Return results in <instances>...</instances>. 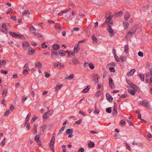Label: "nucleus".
<instances>
[{
    "label": "nucleus",
    "instance_id": "2f4dec72",
    "mask_svg": "<svg viewBox=\"0 0 152 152\" xmlns=\"http://www.w3.org/2000/svg\"><path fill=\"white\" fill-rule=\"evenodd\" d=\"M46 125H43L40 127V130L43 132H44L46 127Z\"/></svg>",
    "mask_w": 152,
    "mask_h": 152
},
{
    "label": "nucleus",
    "instance_id": "6e6d98bb",
    "mask_svg": "<svg viewBox=\"0 0 152 152\" xmlns=\"http://www.w3.org/2000/svg\"><path fill=\"white\" fill-rule=\"evenodd\" d=\"M109 70L110 72H115V70L114 67H111L109 68Z\"/></svg>",
    "mask_w": 152,
    "mask_h": 152
},
{
    "label": "nucleus",
    "instance_id": "680f3d73",
    "mask_svg": "<svg viewBox=\"0 0 152 152\" xmlns=\"http://www.w3.org/2000/svg\"><path fill=\"white\" fill-rule=\"evenodd\" d=\"M27 98V97H23L22 98L21 100L23 102H24Z\"/></svg>",
    "mask_w": 152,
    "mask_h": 152
},
{
    "label": "nucleus",
    "instance_id": "5fc2aeb1",
    "mask_svg": "<svg viewBox=\"0 0 152 152\" xmlns=\"http://www.w3.org/2000/svg\"><path fill=\"white\" fill-rule=\"evenodd\" d=\"M128 95L127 94H124L122 95H121L120 96V98H126L127 97H128Z\"/></svg>",
    "mask_w": 152,
    "mask_h": 152
},
{
    "label": "nucleus",
    "instance_id": "8fccbe9b",
    "mask_svg": "<svg viewBox=\"0 0 152 152\" xmlns=\"http://www.w3.org/2000/svg\"><path fill=\"white\" fill-rule=\"evenodd\" d=\"M123 12L121 11H120L116 13V15L117 16H119L122 15Z\"/></svg>",
    "mask_w": 152,
    "mask_h": 152
},
{
    "label": "nucleus",
    "instance_id": "2eb2a0df",
    "mask_svg": "<svg viewBox=\"0 0 152 152\" xmlns=\"http://www.w3.org/2000/svg\"><path fill=\"white\" fill-rule=\"evenodd\" d=\"M99 77V76L97 74H95L93 76V80L96 82L97 83Z\"/></svg>",
    "mask_w": 152,
    "mask_h": 152
},
{
    "label": "nucleus",
    "instance_id": "dca6fc26",
    "mask_svg": "<svg viewBox=\"0 0 152 152\" xmlns=\"http://www.w3.org/2000/svg\"><path fill=\"white\" fill-rule=\"evenodd\" d=\"M135 72V70L134 69H132L130 72L127 73V75L128 76H131L132 75L134 72Z\"/></svg>",
    "mask_w": 152,
    "mask_h": 152
},
{
    "label": "nucleus",
    "instance_id": "c756f323",
    "mask_svg": "<svg viewBox=\"0 0 152 152\" xmlns=\"http://www.w3.org/2000/svg\"><path fill=\"white\" fill-rule=\"evenodd\" d=\"M133 31V32H132V31H130L129 32H128L127 34H126V37H130V36L132 35V34H134V31Z\"/></svg>",
    "mask_w": 152,
    "mask_h": 152
},
{
    "label": "nucleus",
    "instance_id": "aec40b11",
    "mask_svg": "<svg viewBox=\"0 0 152 152\" xmlns=\"http://www.w3.org/2000/svg\"><path fill=\"white\" fill-rule=\"evenodd\" d=\"M92 43L95 44H96L97 42V38L94 36H92Z\"/></svg>",
    "mask_w": 152,
    "mask_h": 152
},
{
    "label": "nucleus",
    "instance_id": "f3484780",
    "mask_svg": "<svg viewBox=\"0 0 152 152\" xmlns=\"http://www.w3.org/2000/svg\"><path fill=\"white\" fill-rule=\"evenodd\" d=\"M30 14V13L27 10H25L22 13V15L23 16H25V17H29Z\"/></svg>",
    "mask_w": 152,
    "mask_h": 152
},
{
    "label": "nucleus",
    "instance_id": "4d7b16f0",
    "mask_svg": "<svg viewBox=\"0 0 152 152\" xmlns=\"http://www.w3.org/2000/svg\"><path fill=\"white\" fill-rule=\"evenodd\" d=\"M29 70H27V69H24L23 71V73L24 75H25L26 74H28V72Z\"/></svg>",
    "mask_w": 152,
    "mask_h": 152
},
{
    "label": "nucleus",
    "instance_id": "052dcab7",
    "mask_svg": "<svg viewBox=\"0 0 152 152\" xmlns=\"http://www.w3.org/2000/svg\"><path fill=\"white\" fill-rule=\"evenodd\" d=\"M138 54L139 56L140 57H142L143 56V54L142 52L139 51L138 53Z\"/></svg>",
    "mask_w": 152,
    "mask_h": 152
},
{
    "label": "nucleus",
    "instance_id": "bf43d9fd",
    "mask_svg": "<svg viewBox=\"0 0 152 152\" xmlns=\"http://www.w3.org/2000/svg\"><path fill=\"white\" fill-rule=\"evenodd\" d=\"M65 126H64L62 127L61 129H60V130H59L58 133H60L62 131H63L64 130V129H65Z\"/></svg>",
    "mask_w": 152,
    "mask_h": 152
},
{
    "label": "nucleus",
    "instance_id": "4c0bfd02",
    "mask_svg": "<svg viewBox=\"0 0 152 152\" xmlns=\"http://www.w3.org/2000/svg\"><path fill=\"white\" fill-rule=\"evenodd\" d=\"M36 141L37 142L38 145L39 146V147H42V145L41 144V142L40 140H36Z\"/></svg>",
    "mask_w": 152,
    "mask_h": 152
},
{
    "label": "nucleus",
    "instance_id": "58836bf2",
    "mask_svg": "<svg viewBox=\"0 0 152 152\" xmlns=\"http://www.w3.org/2000/svg\"><path fill=\"white\" fill-rule=\"evenodd\" d=\"M72 62L74 64H77L79 63V61L78 59L75 58L72 60Z\"/></svg>",
    "mask_w": 152,
    "mask_h": 152
},
{
    "label": "nucleus",
    "instance_id": "9b49d317",
    "mask_svg": "<svg viewBox=\"0 0 152 152\" xmlns=\"http://www.w3.org/2000/svg\"><path fill=\"white\" fill-rule=\"evenodd\" d=\"M106 96L107 99L109 102H112L113 101V98L108 93L106 94Z\"/></svg>",
    "mask_w": 152,
    "mask_h": 152
},
{
    "label": "nucleus",
    "instance_id": "a211bd4d",
    "mask_svg": "<svg viewBox=\"0 0 152 152\" xmlns=\"http://www.w3.org/2000/svg\"><path fill=\"white\" fill-rule=\"evenodd\" d=\"M62 87V85H57L55 88V91L56 93H58L59 90H60Z\"/></svg>",
    "mask_w": 152,
    "mask_h": 152
},
{
    "label": "nucleus",
    "instance_id": "ddd939ff",
    "mask_svg": "<svg viewBox=\"0 0 152 152\" xmlns=\"http://www.w3.org/2000/svg\"><path fill=\"white\" fill-rule=\"evenodd\" d=\"M117 114V107L115 105H114L113 107V115L115 116Z\"/></svg>",
    "mask_w": 152,
    "mask_h": 152
},
{
    "label": "nucleus",
    "instance_id": "72a5a7b5",
    "mask_svg": "<svg viewBox=\"0 0 152 152\" xmlns=\"http://www.w3.org/2000/svg\"><path fill=\"white\" fill-rule=\"evenodd\" d=\"M6 64V61L4 60H0V67H1V65H5Z\"/></svg>",
    "mask_w": 152,
    "mask_h": 152
},
{
    "label": "nucleus",
    "instance_id": "4be33fe9",
    "mask_svg": "<svg viewBox=\"0 0 152 152\" xmlns=\"http://www.w3.org/2000/svg\"><path fill=\"white\" fill-rule=\"evenodd\" d=\"M90 86H87V87L84 89L83 91L82 92L83 93H87L89 90L90 89Z\"/></svg>",
    "mask_w": 152,
    "mask_h": 152
},
{
    "label": "nucleus",
    "instance_id": "c03bdc74",
    "mask_svg": "<svg viewBox=\"0 0 152 152\" xmlns=\"http://www.w3.org/2000/svg\"><path fill=\"white\" fill-rule=\"evenodd\" d=\"M138 75L139 76L140 79L142 80L143 81L144 80V77L142 75L140 74H139Z\"/></svg>",
    "mask_w": 152,
    "mask_h": 152
},
{
    "label": "nucleus",
    "instance_id": "b1692460",
    "mask_svg": "<svg viewBox=\"0 0 152 152\" xmlns=\"http://www.w3.org/2000/svg\"><path fill=\"white\" fill-rule=\"evenodd\" d=\"M74 75L73 74H70L69 76L68 77H65V79L66 80H71L74 77Z\"/></svg>",
    "mask_w": 152,
    "mask_h": 152
},
{
    "label": "nucleus",
    "instance_id": "c85d7f7f",
    "mask_svg": "<svg viewBox=\"0 0 152 152\" xmlns=\"http://www.w3.org/2000/svg\"><path fill=\"white\" fill-rule=\"evenodd\" d=\"M65 52L66 53H68V56H70L71 55L73 56V55H74V54L75 53V52H74V51L73 52H72V51L71 52V51H69L67 50L65 51Z\"/></svg>",
    "mask_w": 152,
    "mask_h": 152
},
{
    "label": "nucleus",
    "instance_id": "37998d69",
    "mask_svg": "<svg viewBox=\"0 0 152 152\" xmlns=\"http://www.w3.org/2000/svg\"><path fill=\"white\" fill-rule=\"evenodd\" d=\"M133 90H136L137 91V86L134 84H133L132 86H131Z\"/></svg>",
    "mask_w": 152,
    "mask_h": 152
},
{
    "label": "nucleus",
    "instance_id": "603ef678",
    "mask_svg": "<svg viewBox=\"0 0 152 152\" xmlns=\"http://www.w3.org/2000/svg\"><path fill=\"white\" fill-rule=\"evenodd\" d=\"M88 147L90 148H92L94 145V144L93 142H91L88 144Z\"/></svg>",
    "mask_w": 152,
    "mask_h": 152
},
{
    "label": "nucleus",
    "instance_id": "412c9836",
    "mask_svg": "<svg viewBox=\"0 0 152 152\" xmlns=\"http://www.w3.org/2000/svg\"><path fill=\"white\" fill-rule=\"evenodd\" d=\"M22 45L23 47V49H25V47L27 46V47H29L30 46V45L28 43L26 42H23Z\"/></svg>",
    "mask_w": 152,
    "mask_h": 152
},
{
    "label": "nucleus",
    "instance_id": "864d4df0",
    "mask_svg": "<svg viewBox=\"0 0 152 152\" xmlns=\"http://www.w3.org/2000/svg\"><path fill=\"white\" fill-rule=\"evenodd\" d=\"M106 112L108 113H110L111 112V107H108L106 109Z\"/></svg>",
    "mask_w": 152,
    "mask_h": 152
},
{
    "label": "nucleus",
    "instance_id": "cd10ccee",
    "mask_svg": "<svg viewBox=\"0 0 152 152\" xmlns=\"http://www.w3.org/2000/svg\"><path fill=\"white\" fill-rule=\"evenodd\" d=\"M29 29L32 32L33 34L36 31V29L33 26H31L29 27Z\"/></svg>",
    "mask_w": 152,
    "mask_h": 152
},
{
    "label": "nucleus",
    "instance_id": "bb28decb",
    "mask_svg": "<svg viewBox=\"0 0 152 152\" xmlns=\"http://www.w3.org/2000/svg\"><path fill=\"white\" fill-rule=\"evenodd\" d=\"M79 45L77 44L76 45L74 48V52L77 53L78 52L79 50L80 49V48L78 47Z\"/></svg>",
    "mask_w": 152,
    "mask_h": 152
},
{
    "label": "nucleus",
    "instance_id": "f704fd0d",
    "mask_svg": "<svg viewBox=\"0 0 152 152\" xmlns=\"http://www.w3.org/2000/svg\"><path fill=\"white\" fill-rule=\"evenodd\" d=\"M80 30V28L78 27H75L72 30H71V32L72 33H74L75 31H77Z\"/></svg>",
    "mask_w": 152,
    "mask_h": 152
},
{
    "label": "nucleus",
    "instance_id": "e2e57ef3",
    "mask_svg": "<svg viewBox=\"0 0 152 152\" xmlns=\"http://www.w3.org/2000/svg\"><path fill=\"white\" fill-rule=\"evenodd\" d=\"M101 94L100 91H97L96 93V96H99Z\"/></svg>",
    "mask_w": 152,
    "mask_h": 152
},
{
    "label": "nucleus",
    "instance_id": "7ed1b4c3",
    "mask_svg": "<svg viewBox=\"0 0 152 152\" xmlns=\"http://www.w3.org/2000/svg\"><path fill=\"white\" fill-rule=\"evenodd\" d=\"M131 31L133 32L135 31L134 33L136 32H139L141 30V28L139 27V26L137 25L132 27V28L131 29Z\"/></svg>",
    "mask_w": 152,
    "mask_h": 152
},
{
    "label": "nucleus",
    "instance_id": "3c124183",
    "mask_svg": "<svg viewBox=\"0 0 152 152\" xmlns=\"http://www.w3.org/2000/svg\"><path fill=\"white\" fill-rule=\"evenodd\" d=\"M89 66L90 68L92 69H93L94 68V66L92 63L89 64Z\"/></svg>",
    "mask_w": 152,
    "mask_h": 152
},
{
    "label": "nucleus",
    "instance_id": "5701e85b",
    "mask_svg": "<svg viewBox=\"0 0 152 152\" xmlns=\"http://www.w3.org/2000/svg\"><path fill=\"white\" fill-rule=\"evenodd\" d=\"M58 53L61 56H64L65 55V52H63V50L61 49L58 50Z\"/></svg>",
    "mask_w": 152,
    "mask_h": 152
},
{
    "label": "nucleus",
    "instance_id": "0eeeda50",
    "mask_svg": "<svg viewBox=\"0 0 152 152\" xmlns=\"http://www.w3.org/2000/svg\"><path fill=\"white\" fill-rule=\"evenodd\" d=\"M112 18L113 17L112 16H110L107 18H106V20L104 23V24L105 25L108 23L112 24V21H111V20Z\"/></svg>",
    "mask_w": 152,
    "mask_h": 152
},
{
    "label": "nucleus",
    "instance_id": "13d9d810",
    "mask_svg": "<svg viewBox=\"0 0 152 152\" xmlns=\"http://www.w3.org/2000/svg\"><path fill=\"white\" fill-rule=\"evenodd\" d=\"M66 145H63L62 146V148H63V152H66V149L65 148Z\"/></svg>",
    "mask_w": 152,
    "mask_h": 152
},
{
    "label": "nucleus",
    "instance_id": "a19ab883",
    "mask_svg": "<svg viewBox=\"0 0 152 152\" xmlns=\"http://www.w3.org/2000/svg\"><path fill=\"white\" fill-rule=\"evenodd\" d=\"M40 136V134L36 135L34 137V140L35 141L39 140Z\"/></svg>",
    "mask_w": 152,
    "mask_h": 152
},
{
    "label": "nucleus",
    "instance_id": "e433bc0d",
    "mask_svg": "<svg viewBox=\"0 0 152 152\" xmlns=\"http://www.w3.org/2000/svg\"><path fill=\"white\" fill-rule=\"evenodd\" d=\"M33 35L35 37H40L42 36V35L40 34L36 33L35 32L33 34Z\"/></svg>",
    "mask_w": 152,
    "mask_h": 152
},
{
    "label": "nucleus",
    "instance_id": "f8f14e48",
    "mask_svg": "<svg viewBox=\"0 0 152 152\" xmlns=\"http://www.w3.org/2000/svg\"><path fill=\"white\" fill-rule=\"evenodd\" d=\"M130 16V14L128 12H126L124 15V17L125 20L127 21L129 19Z\"/></svg>",
    "mask_w": 152,
    "mask_h": 152
},
{
    "label": "nucleus",
    "instance_id": "4468645a",
    "mask_svg": "<svg viewBox=\"0 0 152 152\" xmlns=\"http://www.w3.org/2000/svg\"><path fill=\"white\" fill-rule=\"evenodd\" d=\"M52 48L53 50H57L60 48V46L59 45L57 44H54L52 45Z\"/></svg>",
    "mask_w": 152,
    "mask_h": 152
},
{
    "label": "nucleus",
    "instance_id": "6e6552de",
    "mask_svg": "<svg viewBox=\"0 0 152 152\" xmlns=\"http://www.w3.org/2000/svg\"><path fill=\"white\" fill-rule=\"evenodd\" d=\"M51 56L52 58H56L58 57V55L57 51L51 50Z\"/></svg>",
    "mask_w": 152,
    "mask_h": 152
},
{
    "label": "nucleus",
    "instance_id": "39448f33",
    "mask_svg": "<svg viewBox=\"0 0 152 152\" xmlns=\"http://www.w3.org/2000/svg\"><path fill=\"white\" fill-rule=\"evenodd\" d=\"M109 85L110 88L111 89H114L115 88L114 84L113 83V80L110 77L109 78Z\"/></svg>",
    "mask_w": 152,
    "mask_h": 152
},
{
    "label": "nucleus",
    "instance_id": "473e14b6",
    "mask_svg": "<svg viewBox=\"0 0 152 152\" xmlns=\"http://www.w3.org/2000/svg\"><path fill=\"white\" fill-rule=\"evenodd\" d=\"M73 132V131L72 129H68L66 130V134H71Z\"/></svg>",
    "mask_w": 152,
    "mask_h": 152
},
{
    "label": "nucleus",
    "instance_id": "393cba45",
    "mask_svg": "<svg viewBox=\"0 0 152 152\" xmlns=\"http://www.w3.org/2000/svg\"><path fill=\"white\" fill-rule=\"evenodd\" d=\"M128 92L132 95H135L136 93V90H132L131 89H129L128 90Z\"/></svg>",
    "mask_w": 152,
    "mask_h": 152
},
{
    "label": "nucleus",
    "instance_id": "a878e982",
    "mask_svg": "<svg viewBox=\"0 0 152 152\" xmlns=\"http://www.w3.org/2000/svg\"><path fill=\"white\" fill-rule=\"evenodd\" d=\"M123 24L124 25V27L125 29H127L129 26V24L128 22H123Z\"/></svg>",
    "mask_w": 152,
    "mask_h": 152
},
{
    "label": "nucleus",
    "instance_id": "0e129e2a",
    "mask_svg": "<svg viewBox=\"0 0 152 152\" xmlns=\"http://www.w3.org/2000/svg\"><path fill=\"white\" fill-rule=\"evenodd\" d=\"M126 82L129 85V86H132L133 84L132 82H130L129 80H126Z\"/></svg>",
    "mask_w": 152,
    "mask_h": 152
},
{
    "label": "nucleus",
    "instance_id": "338daca9",
    "mask_svg": "<svg viewBox=\"0 0 152 152\" xmlns=\"http://www.w3.org/2000/svg\"><path fill=\"white\" fill-rule=\"evenodd\" d=\"M10 110H7L4 113V115L5 116L8 115L10 113Z\"/></svg>",
    "mask_w": 152,
    "mask_h": 152
},
{
    "label": "nucleus",
    "instance_id": "7c9ffc66",
    "mask_svg": "<svg viewBox=\"0 0 152 152\" xmlns=\"http://www.w3.org/2000/svg\"><path fill=\"white\" fill-rule=\"evenodd\" d=\"M7 90L6 89L3 90L2 93V96L3 97H5L7 96Z\"/></svg>",
    "mask_w": 152,
    "mask_h": 152
},
{
    "label": "nucleus",
    "instance_id": "9d476101",
    "mask_svg": "<svg viewBox=\"0 0 152 152\" xmlns=\"http://www.w3.org/2000/svg\"><path fill=\"white\" fill-rule=\"evenodd\" d=\"M52 114V111H49V112H48L45 114L43 116V118L45 119H47L48 117H49L50 115Z\"/></svg>",
    "mask_w": 152,
    "mask_h": 152
},
{
    "label": "nucleus",
    "instance_id": "09e8293b",
    "mask_svg": "<svg viewBox=\"0 0 152 152\" xmlns=\"http://www.w3.org/2000/svg\"><path fill=\"white\" fill-rule=\"evenodd\" d=\"M121 61L122 62L125 61H126V58L125 56H121L120 58Z\"/></svg>",
    "mask_w": 152,
    "mask_h": 152
},
{
    "label": "nucleus",
    "instance_id": "c9c22d12",
    "mask_svg": "<svg viewBox=\"0 0 152 152\" xmlns=\"http://www.w3.org/2000/svg\"><path fill=\"white\" fill-rule=\"evenodd\" d=\"M42 66V64L40 62H39L38 63H35V67H37L38 68L41 67Z\"/></svg>",
    "mask_w": 152,
    "mask_h": 152
},
{
    "label": "nucleus",
    "instance_id": "69168bd1",
    "mask_svg": "<svg viewBox=\"0 0 152 152\" xmlns=\"http://www.w3.org/2000/svg\"><path fill=\"white\" fill-rule=\"evenodd\" d=\"M58 65H61V63L57 62L54 64V67L58 66Z\"/></svg>",
    "mask_w": 152,
    "mask_h": 152
},
{
    "label": "nucleus",
    "instance_id": "774afa93",
    "mask_svg": "<svg viewBox=\"0 0 152 152\" xmlns=\"http://www.w3.org/2000/svg\"><path fill=\"white\" fill-rule=\"evenodd\" d=\"M100 112V110L98 109H96L94 111V113L95 114H98Z\"/></svg>",
    "mask_w": 152,
    "mask_h": 152
},
{
    "label": "nucleus",
    "instance_id": "6ab92c4d",
    "mask_svg": "<svg viewBox=\"0 0 152 152\" xmlns=\"http://www.w3.org/2000/svg\"><path fill=\"white\" fill-rule=\"evenodd\" d=\"M9 33L10 35L12 36V37H15L16 38L19 36V34H16L15 32H12L10 31L9 32Z\"/></svg>",
    "mask_w": 152,
    "mask_h": 152
},
{
    "label": "nucleus",
    "instance_id": "a18cd8bd",
    "mask_svg": "<svg viewBox=\"0 0 152 152\" xmlns=\"http://www.w3.org/2000/svg\"><path fill=\"white\" fill-rule=\"evenodd\" d=\"M125 123V121L124 119L122 120L120 122V124L122 126H123L125 125L124 124Z\"/></svg>",
    "mask_w": 152,
    "mask_h": 152
},
{
    "label": "nucleus",
    "instance_id": "1a4fd4ad",
    "mask_svg": "<svg viewBox=\"0 0 152 152\" xmlns=\"http://www.w3.org/2000/svg\"><path fill=\"white\" fill-rule=\"evenodd\" d=\"M35 52V50L32 48L30 47L28 51V54L30 55H33Z\"/></svg>",
    "mask_w": 152,
    "mask_h": 152
},
{
    "label": "nucleus",
    "instance_id": "de8ad7c7",
    "mask_svg": "<svg viewBox=\"0 0 152 152\" xmlns=\"http://www.w3.org/2000/svg\"><path fill=\"white\" fill-rule=\"evenodd\" d=\"M12 9H10L7 10L6 11V13L7 14H8L12 13Z\"/></svg>",
    "mask_w": 152,
    "mask_h": 152
},
{
    "label": "nucleus",
    "instance_id": "79ce46f5",
    "mask_svg": "<svg viewBox=\"0 0 152 152\" xmlns=\"http://www.w3.org/2000/svg\"><path fill=\"white\" fill-rule=\"evenodd\" d=\"M55 28L57 29L59 31H61V25H60L59 26H57L56 25H55Z\"/></svg>",
    "mask_w": 152,
    "mask_h": 152
},
{
    "label": "nucleus",
    "instance_id": "ea45409f",
    "mask_svg": "<svg viewBox=\"0 0 152 152\" xmlns=\"http://www.w3.org/2000/svg\"><path fill=\"white\" fill-rule=\"evenodd\" d=\"M129 50V46L128 45H126L124 47V51L125 53H128Z\"/></svg>",
    "mask_w": 152,
    "mask_h": 152
},
{
    "label": "nucleus",
    "instance_id": "49530a36",
    "mask_svg": "<svg viewBox=\"0 0 152 152\" xmlns=\"http://www.w3.org/2000/svg\"><path fill=\"white\" fill-rule=\"evenodd\" d=\"M68 11L67 10H65L62 11L61 12L59 13L58 14V15H59V16H61V15L63 13H66V12H67Z\"/></svg>",
    "mask_w": 152,
    "mask_h": 152
},
{
    "label": "nucleus",
    "instance_id": "f257e3e1",
    "mask_svg": "<svg viewBox=\"0 0 152 152\" xmlns=\"http://www.w3.org/2000/svg\"><path fill=\"white\" fill-rule=\"evenodd\" d=\"M138 103L143 106L147 107V108H150V105L149 102L147 100H144L142 101H140L138 102Z\"/></svg>",
    "mask_w": 152,
    "mask_h": 152
},
{
    "label": "nucleus",
    "instance_id": "423d86ee",
    "mask_svg": "<svg viewBox=\"0 0 152 152\" xmlns=\"http://www.w3.org/2000/svg\"><path fill=\"white\" fill-rule=\"evenodd\" d=\"M1 28L2 29L1 30V32L5 33L7 32V26L5 23H3Z\"/></svg>",
    "mask_w": 152,
    "mask_h": 152
},
{
    "label": "nucleus",
    "instance_id": "20e7f679",
    "mask_svg": "<svg viewBox=\"0 0 152 152\" xmlns=\"http://www.w3.org/2000/svg\"><path fill=\"white\" fill-rule=\"evenodd\" d=\"M108 27L107 28L108 31L110 33V36L111 37L113 36L115 33L113 30L112 29L111 26L109 24H108Z\"/></svg>",
    "mask_w": 152,
    "mask_h": 152
},
{
    "label": "nucleus",
    "instance_id": "f03ea898",
    "mask_svg": "<svg viewBox=\"0 0 152 152\" xmlns=\"http://www.w3.org/2000/svg\"><path fill=\"white\" fill-rule=\"evenodd\" d=\"M55 140V137L53 136L52 137L51 140L49 143V147L53 151V152H54V145Z\"/></svg>",
    "mask_w": 152,
    "mask_h": 152
}]
</instances>
